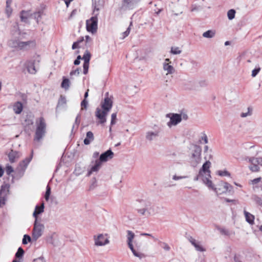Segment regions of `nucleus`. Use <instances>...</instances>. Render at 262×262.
Here are the masks:
<instances>
[{"label":"nucleus","instance_id":"f257e3e1","mask_svg":"<svg viewBox=\"0 0 262 262\" xmlns=\"http://www.w3.org/2000/svg\"><path fill=\"white\" fill-rule=\"evenodd\" d=\"M13 38L8 41V46L17 50H27L31 47H34L35 43L34 41L30 40L22 41L20 37V32L17 29V27H14V30L12 31Z\"/></svg>","mask_w":262,"mask_h":262},{"label":"nucleus","instance_id":"f03ea898","mask_svg":"<svg viewBox=\"0 0 262 262\" xmlns=\"http://www.w3.org/2000/svg\"><path fill=\"white\" fill-rule=\"evenodd\" d=\"M112 97H109L108 93L105 94V98L101 102V106L102 110L99 108H97L96 110V116L100 120L101 124L104 123L106 120V116L108 112L111 110L113 106Z\"/></svg>","mask_w":262,"mask_h":262},{"label":"nucleus","instance_id":"7ed1b4c3","mask_svg":"<svg viewBox=\"0 0 262 262\" xmlns=\"http://www.w3.org/2000/svg\"><path fill=\"white\" fill-rule=\"evenodd\" d=\"M201 179L203 183L205 184L209 188L212 189L216 193H226V192L232 191L233 187L228 183L223 182L221 183L220 186L223 187L221 192H219L221 190V188L214 187L212 185V182L209 179L208 177H204V175L199 174L194 178V181H198L199 179Z\"/></svg>","mask_w":262,"mask_h":262},{"label":"nucleus","instance_id":"20e7f679","mask_svg":"<svg viewBox=\"0 0 262 262\" xmlns=\"http://www.w3.org/2000/svg\"><path fill=\"white\" fill-rule=\"evenodd\" d=\"M137 212L146 217L154 214V210L151 203L147 200H141L136 205Z\"/></svg>","mask_w":262,"mask_h":262},{"label":"nucleus","instance_id":"39448f33","mask_svg":"<svg viewBox=\"0 0 262 262\" xmlns=\"http://www.w3.org/2000/svg\"><path fill=\"white\" fill-rule=\"evenodd\" d=\"M135 237V234L131 231L128 230L127 235V243L130 250L132 251L134 255L142 259L145 257L144 253L141 252L138 248H134L133 245V241Z\"/></svg>","mask_w":262,"mask_h":262},{"label":"nucleus","instance_id":"423d86ee","mask_svg":"<svg viewBox=\"0 0 262 262\" xmlns=\"http://www.w3.org/2000/svg\"><path fill=\"white\" fill-rule=\"evenodd\" d=\"M202 148L200 146L194 145L189 158V163L193 167H195L201 162Z\"/></svg>","mask_w":262,"mask_h":262},{"label":"nucleus","instance_id":"0eeeda50","mask_svg":"<svg viewBox=\"0 0 262 262\" xmlns=\"http://www.w3.org/2000/svg\"><path fill=\"white\" fill-rule=\"evenodd\" d=\"M46 124L42 117L40 118L39 123L37 125L34 140L39 141L46 133Z\"/></svg>","mask_w":262,"mask_h":262},{"label":"nucleus","instance_id":"6e6552de","mask_svg":"<svg viewBox=\"0 0 262 262\" xmlns=\"http://www.w3.org/2000/svg\"><path fill=\"white\" fill-rule=\"evenodd\" d=\"M247 159L248 162L251 163L249 168L251 171L257 172L259 171L260 166H262V158L249 157Z\"/></svg>","mask_w":262,"mask_h":262},{"label":"nucleus","instance_id":"1a4fd4ad","mask_svg":"<svg viewBox=\"0 0 262 262\" xmlns=\"http://www.w3.org/2000/svg\"><path fill=\"white\" fill-rule=\"evenodd\" d=\"M44 211V204L42 203L40 206H36L35 210L33 212V216L35 218L34 226L33 229H42L45 228L43 225L38 223L37 217L38 215L41 214Z\"/></svg>","mask_w":262,"mask_h":262},{"label":"nucleus","instance_id":"9d476101","mask_svg":"<svg viewBox=\"0 0 262 262\" xmlns=\"http://www.w3.org/2000/svg\"><path fill=\"white\" fill-rule=\"evenodd\" d=\"M98 15H94L86 22V27L88 31L94 34L97 32L98 24Z\"/></svg>","mask_w":262,"mask_h":262},{"label":"nucleus","instance_id":"9b49d317","mask_svg":"<svg viewBox=\"0 0 262 262\" xmlns=\"http://www.w3.org/2000/svg\"><path fill=\"white\" fill-rule=\"evenodd\" d=\"M95 245L97 246H105L109 243L107 234H99L94 237Z\"/></svg>","mask_w":262,"mask_h":262},{"label":"nucleus","instance_id":"f8f14e48","mask_svg":"<svg viewBox=\"0 0 262 262\" xmlns=\"http://www.w3.org/2000/svg\"><path fill=\"white\" fill-rule=\"evenodd\" d=\"M9 185H2L0 189V207L5 204L7 197L9 193Z\"/></svg>","mask_w":262,"mask_h":262},{"label":"nucleus","instance_id":"ddd939ff","mask_svg":"<svg viewBox=\"0 0 262 262\" xmlns=\"http://www.w3.org/2000/svg\"><path fill=\"white\" fill-rule=\"evenodd\" d=\"M166 117L170 118V121L167 123V125L171 127L172 125H176L181 122V117L179 114H167Z\"/></svg>","mask_w":262,"mask_h":262},{"label":"nucleus","instance_id":"4468645a","mask_svg":"<svg viewBox=\"0 0 262 262\" xmlns=\"http://www.w3.org/2000/svg\"><path fill=\"white\" fill-rule=\"evenodd\" d=\"M92 6L93 7V15H98L99 11L104 6V0H92Z\"/></svg>","mask_w":262,"mask_h":262},{"label":"nucleus","instance_id":"2eb2a0df","mask_svg":"<svg viewBox=\"0 0 262 262\" xmlns=\"http://www.w3.org/2000/svg\"><path fill=\"white\" fill-rule=\"evenodd\" d=\"M114 153L111 149H108L100 155L99 158L97 159L102 164V162H105L109 159L113 158Z\"/></svg>","mask_w":262,"mask_h":262},{"label":"nucleus","instance_id":"dca6fc26","mask_svg":"<svg viewBox=\"0 0 262 262\" xmlns=\"http://www.w3.org/2000/svg\"><path fill=\"white\" fill-rule=\"evenodd\" d=\"M189 241L194 247L195 250L200 252H204L206 251L205 248L201 244L200 242L195 239L191 236L188 237Z\"/></svg>","mask_w":262,"mask_h":262},{"label":"nucleus","instance_id":"f3484780","mask_svg":"<svg viewBox=\"0 0 262 262\" xmlns=\"http://www.w3.org/2000/svg\"><path fill=\"white\" fill-rule=\"evenodd\" d=\"M140 0H123V6L129 9H133L139 4Z\"/></svg>","mask_w":262,"mask_h":262},{"label":"nucleus","instance_id":"a211bd4d","mask_svg":"<svg viewBox=\"0 0 262 262\" xmlns=\"http://www.w3.org/2000/svg\"><path fill=\"white\" fill-rule=\"evenodd\" d=\"M211 163L210 161H207L203 164L202 168L200 170V175L206 174V177L209 178L211 176L210 174V171L209 170Z\"/></svg>","mask_w":262,"mask_h":262},{"label":"nucleus","instance_id":"6ab92c4d","mask_svg":"<svg viewBox=\"0 0 262 262\" xmlns=\"http://www.w3.org/2000/svg\"><path fill=\"white\" fill-rule=\"evenodd\" d=\"M33 156V151H32L31 156L29 158H26L25 160H23L19 163V164L17 168L18 170L24 172L28 165L31 161Z\"/></svg>","mask_w":262,"mask_h":262},{"label":"nucleus","instance_id":"aec40b11","mask_svg":"<svg viewBox=\"0 0 262 262\" xmlns=\"http://www.w3.org/2000/svg\"><path fill=\"white\" fill-rule=\"evenodd\" d=\"M33 156V151H32L31 156L29 158H26L25 160H23L19 163V164L17 168L18 170L24 172L28 165L31 161Z\"/></svg>","mask_w":262,"mask_h":262},{"label":"nucleus","instance_id":"412c9836","mask_svg":"<svg viewBox=\"0 0 262 262\" xmlns=\"http://www.w3.org/2000/svg\"><path fill=\"white\" fill-rule=\"evenodd\" d=\"M21 156V154L18 151L11 150L8 156L11 163L15 162Z\"/></svg>","mask_w":262,"mask_h":262},{"label":"nucleus","instance_id":"4be33fe9","mask_svg":"<svg viewBox=\"0 0 262 262\" xmlns=\"http://www.w3.org/2000/svg\"><path fill=\"white\" fill-rule=\"evenodd\" d=\"M102 164L99 161L96 160L95 162V164L93 165L90 170L88 171L87 176L89 177L93 172H97L101 167Z\"/></svg>","mask_w":262,"mask_h":262},{"label":"nucleus","instance_id":"5701e85b","mask_svg":"<svg viewBox=\"0 0 262 262\" xmlns=\"http://www.w3.org/2000/svg\"><path fill=\"white\" fill-rule=\"evenodd\" d=\"M191 83L194 84L193 89L195 90H199L201 88H204L208 84L207 82L205 80H201L196 82H192Z\"/></svg>","mask_w":262,"mask_h":262},{"label":"nucleus","instance_id":"b1692460","mask_svg":"<svg viewBox=\"0 0 262 262\" xmlns=\"http://www.w3.org/2000/svg\"><path fill=\"white\" fill-rule=\"evenodd\" d=\"M163 68L165 71H166V75L172 74L174 73L175 70L174 68L169 63L164 62L163 64Z\"/></svg>","mask_w":262,"mask_h":262},{"label":"nucleus","instance_id":"393cba45","mask_svg":"<svg viewBox=\"0 0 262 262\" xmlns=\"http://www.w3.org/2000/svg\"><path fill=\"white\" fill-rule=\"evenodd\" d=\"M94 140L93 133L89 131L86 133V137L84 139L83 142L85 145H89L91 142Z\"/></svg>","mask_w":262,"mask_h":262},{"label":"nucleus","instance_id":"a878e982","mask_svg":"<svg viewBox=\"0 0 262 262\" xmlns=\"http://www.w3.org/2000/svg\"><path fill=\"white\" fill-rule=\"evenodd\" d=\"M159 132L158 131H149L146 133V139L148 141H152L158 136Z\"/></svg>","mask_w":262,"mask_h":262},{"label":"nucleus","instance_id":"bb28decb","mask_svg":"<svg viewBox=\"0 0 262 262\" xmlns=\"http://www.w3.org/2000/svg\"><path fill=\"white\" fill-rule=\"evenodd\" d=\"M34 122V116L32 114H27L25 119L24 124L26 126L32 125Z\"/></svg>","mask_w":262,"mask_h":262},{"label":"nucleus","instance_id":"cd10ccee","mask_svg":"<svg viewBox=\"0 0 262 262\" xmlns=\"http://www.w3.org/2000/svg\"><path fill=\"white\" fill-rule=\"evenodd\" d=\"M244 214L245 216V218L246 221L248 222L250 224H252L254 222V216L252 214L249 213L248 212L244 210Z\"/></svg>","mask_w":262,"mask_h":262},{"label":"nucleus","instance_id":"c85d7f7f","mask_svg":"<svg viewBox=\"0 0 262 262\" xmlns=\"http://www.w3.org/2000/svg\"><path fill=\"white\" fill-rule=\"evenodd\" d=\"M13 110L17 114H20L23 110V104L20 102H17L13 106Z\"/></svg>","mask_w":262,"mask_h":262},{"label":"nucleus","instance_id":"c756f323","mask_svg":"<svg viewBox=\"0 0 262 262\" xmlns=\"http://www.w3.org/2000/svg\"><path fill=\"white\" fill-rule=\"evenodd\" d=\"M43 14L42 10H39L37 12H34L33 14H32L30 16V18H32L36 20L37 23H38L39 19L41 18V15Z\"/></svg>","mask_w":262,"mask_h":262},{"label":"nucleus","instance_id":"7c9ffc66","mask_svg":"<svg viewBox=\"0 0 262 262\" xmlns=\"http://www.w3.org/2000/svg\"><path fill=\"white\" fill-rule=\"evenodd\" d=\"M11 3L12 0H7L6 1V13L8 17L10 16L12 12V9L10 7Z\"/></svg>","mask_w":262,"mask_h":262},{"label":"nucleus","instance_id":"2f4dec72","mask_svg":"<svg viewBox=\"0 0 262 262\" xmlns=\"http://www.w3.org/2000/svg\"><path fill=\"white\" fill-rule=\"evenodd\" d=\"M215 34V31L214 30H209L204 32L203 36L205 38H211L213 37Z\"/></svg>","mask_w":262,"mask_h":262},{"label":"nucleus","instance_id":"473e14b6","mask_svg":"<svg viewBox=\"0 0 262 262\" xmlns=\"http://www.w3.org/2000/svg\"><path fill=\"white\" fill-rule=\"evenodd\" d=\"M221 234L229 238H232L233 237L235 233L233 230H221Z\"/></svg>","mask_w":262,"mask_h":262},{"label":"nucleus","instance_id":"72a5a7b5","mask_svg":"<svg viewBox=\"0 0 262 262\" xmlns=\"http://www.w3.org/2000/svg\"><path fill=\"white\" fill-rule=\"evenodd\" d=\"M29 13L27 12H25L23 11L20 14V19L21 20L25 23H28V19L29 18H30V17H29Z\"/></svg>","mask_w":262,"mask_h":262},{"label":"nucleus","instance_id":"f704fd0d","mask_svg":"<svg viewBox=\"0 0 262 262\" xmlns=\"http://www.w3.org/2000/svg\"><path fill=\"white\" fill-rule=\"evenodd\" d=\"M252 200H253L257 205L261 206L262 205V199L259 197L256 194H253L251 196Z\"/></svg>","mask_w":262,"mask_h":262},{"label":"nucleus","instance_id":"c9c22d12","mask_svg":"<svg viewBox=\"0 0 262 262\" xmlns=\"http://www.w3.org/2000/svg\"><path fill=\"white\" fill-rule=\"evenodd\" d=\"M27 69L28 72L31 74H35L36 72V70L35 69L34 63L32 62H30L28 63L27 66Z\"/></svg>","mask_w":262,"mask_h":262},{"label":"nucleus","instance_id":"e433bc0d","mask_svg":"<svg viewBox=\"0 0 262 262\" xmlns=\"http://www.w3.org/2000/svg\"><path fill=\"white\" fill-rule=\"evenodd\" d=\"M170 53L173 55L180 54L182 53V50L178 47H172L170 51Z\"/></svg>","mask_w":262,"mask_h":262},{"label":"nucleus","instance_id":"4c0bfd02","mask_svg":"<svg viewBox=\"0 0 262 262\" xmlns=\"http://www.w3.org/2000/svg\"><path fill=\"white\" fill-rule=\"evenodd\" d=\"M91 56V53L88 50H86L82 57V59L84 60V62H89Z\"/></svg>","mask_w":262,"mask_h":262},{"label":"nucleus","instance_id":"58836bf2","mask_svg":"<svg viewBox=\"0 0 262 262\" xmlns=\"http://www.w3.org/2000/svg\"><path fill=\"white\" fill-rule=\"evenodd\" d=\"M70 81L68 79L64 78L61 83V87L68 90L69 88Z\"/></svg>","mask_w":262,"mask_h":262},{"label":"nucleus","instance_id":"ea45409f","mask_svg":"<svg viewBox=\"0 0 262 262\" xmlns=\"http://www.w3.org/2000/svg\"><path fill=\"white\" fill-rule=\"evenodd\" d=\"M252 114V108L251 107H248L247 108V112L245 113H242L241 114V117L243 118L250 116Z\"/></svg>","mask_w":262,"mask_h":262},{"label":"nucleus","instance_id":"a19ab883","mask_svg":"<svg viewBox=\"0 0 262 262\" xmlns=\"http://www.w3.org/2000/svg\"><path fill=\"white\" fill-rule=\"evenodd\" d=\"M192 82H196V81L193 80L188 81L187 83L185 84L186 89L190 90H195L194 89L192 88L193 87L194 85V84L191 83Z\"/></svg>","mask_w":262,"mask_h":262},{"label":"nucleus","instance_id":"79ce46f5","mask_svg":"<svg viewBox=\"0 0 262 262\" xmlns=\"http://www.w3.org/2000/svg\"><path fill=\"white\" fill-rule=\"evenodd\" d=\"M235 10L234 9H230L227 12L228 18L229 20L233 19L235 17Z\"/></svg>","mask_w":262,"mask_h":262},{"label":"nucleus","instance_id":"37998d69","mask_svg":"<svg viewBox=\"0 0 262 262\" xmlns=\"http://www.w3.org/2000/svg\"><path fill=\"white\" fill-rule=\"evenodd\" d=\"M42 234V230H33L32 236L35 239H37Z\"/></svg>","mask_w":262,"mask_h":262},{"label":"nucleus","instance_id":"c03bdc74","mask_svg":"<svg viewBox=\"0 0 262 262\" xmlns=\"http://www.w3.org/2000/svg\"><path fill=\"white\" fill-rule=\"evenodd\" d=\"M50 194H51V188L49 185H48L47 186L46 192V193L45 195V199L47 201H48L49 200Z\"/></svg>","mask_w":262,"mask_h":262},{"label":"nucleus","instance_id":"a18cd8bd","mask_svg":"<svg viewBox=\"0 0 262 262\" xmlns=\"http://www.w3.org/2000/svg\"><path fill=\"white\" fill-rule=\"evenodd\" d=\"M97 186V180L95 178H93L91 181L90 189L93 190Z\"/></svg>","mask_w":262,"mask_h":262},{"label":"nucleus","instance_id":"49530a36","mask_svg":"<svg viewBox=\"0 0 262 262\" xmlns=\"http://www.w3.org/2000/svg\"><path fill=\"white\" fill-rule=\"evenodd\" d=\"M225 255L226 258L231 257L232 256L231 249L230 247H228L225 249Z\"/></svg>","mask_w":262,"mask_h":262},{"label":"nucleus","instance_id":"de8ad7c7","mask_svg":"<svg viewBox=\"0 0 262 262\" xmlns=\"http://www.w3.org/2000/svg\"><path fill=\"white\" fill-rule=\"evenodd\" d=\"M24 250L21 247H19L15 254V256L17 258L21 257L24 255Z\"/></svg>","mask_w":262,"mask_h":262},{"label":"nucleus","instance_id":"09e8293b","mask_svg":"<svg viewBox=\"0 0 262 262\" xmlns=\"http://www.w3.org/2000/svg\"><path fill=\"white\" fill-rule=\"evenodd\" d=\"M80 122V114H78L76 118L75 123L73 125V128H74L75 126H76V127L77 128L79 126Z\"/></svg>","mask_w":262,"mask_h":262},{"label":"nucleus","instance_id":"8fccbe9b","mask_svg":"<svg viewBox=\"0 0 262 262\" xmlns=\"http://www.w3.org/2000/svg\"><path fill=\"white\" fill-rule=\"evenodd\" d=\"M88 105V101L86 99H83L81 102V110H86Z\"/></svg>","mask_w":262,"mask_h":262},{"label":"nucleus","instance_id":"3c124183","mask_svg":"<svg viewBox=\"0 0 262 262\" xmlns=\"http://www.w3.org/2000/svg\"><path fill=\"white\" fill-rule=\"evenodd\" d=\"M31 241V237L30 236L28 235H24L23 239V244H27L28 242H30Z\"/></svg>","mask_w":262,"mask_h":262},{"label":"nucleus","instance_id":"603ef678","mask_svg":"<svg viewBox=\"0 0 262 262\" xmlns=\"http://www.w3.org/2000/svg\"><path fill=\"white\" fill-rule=\"evenodd\" d=\"M89 67V62H84L83 64V74H86L88 72Z\"/></svg>","mask_w":262,"mask_h":262},{"label":"nucleus","instance_id":"864d4df0","mask_svg":"<svg viewBox=\"0 0 262 262\" xmlns=\"http://www.w3.org/2000/svg\"><path fill=\"white\" fill-rule=\"evenodd\" d=\"M117 119V114L113 113L111 115V125H113L116 123V120Z\"/></svg>","mask_w":262,"mask_h":262},{"label":"nucleus","instance_id":"5fc2aeb1","mask_svg":"<svg viewBox=\"0 0 262 262\" xmlns=\"http://www.w3.org/2000/svg\"><path fill=\"white\" fill-rule=\"evenodd\" d=\"M260 71V67H258L257 68H256L255 69H254L252 71L251 76L253 77H255L257 75V74Z\"/></svg>","mask_w":262,"mask_h":262},{"label":"nucleus","instance_id":"6e6d98bb","mask_svg":"<svg viewBox=\"0 0 262 262\" xmlns=\"http://www.w3.org/2000/svg\"><path fill=\"white\" fill-rule=\"evenodd\" d=\"M13 168L11 166L9 165H7L6 167V172L7 174H10V173L13 172Z\"/></svg>","mask_w":262,"mask_h":262},{"label":"nucleus","instance_id":"4d7b16f0","mask_svg":"<svg viewBox=\"0 0 262 262\" xmlns=\"http://www.w3.org/2000/svg\"><path fill=\"white\" fill-rule=\"evenodd\" d=\"M218 174L219 175L221 176H230V173L226 170H224V171H218Z\"/></svg>","mask_w":262,"mask_h":262},{"label":"nucleus","instance_id":"13d9d810","mask_svg":"<svg viewBox=\"0 0 262 262\" xmlns=\"http://www.w3.org/2000/svg\"><path fill=\"white\" fill-rule=\"evenodd\" d=\"M179 116L181 117V121L182 120H186L188 118L187 114L185 113H181L179 114Z\"/></svg>","mask_w":262,"mask_h":262},{"label":"nucleus","instance_id":"bf43d9fd","mask_svg":"<svg viewBox=\"0 0 262 262\" xmlns=\"http://www.w3.org/2000/svg\"><path fill=\"white\" fill-rule=\"evenodd\" d=\"M161 247L166 251H169L170 249V248L169 246V245L165 243L162 244Z\"/></svg>","mask_w":262,"mask_h":262},{"label":"nucleus","instance_id":"052dcab7","mask_svg":"<svg viewBox=\"0 0 262 262\" xmlns=\"http://www.w3.org/2000/svg\"><path fill=\"white\" fill-rule=\"evenodd\" d=\"M66 98L64 96L61 95L60 99L58 101V104H66Z\"/></svg>","mask_w":262,"mask_h":262},{"label":"nucleus","instance_id":"680f3d73","mask_svg":"<svg viewBox=\"0 0 262 262\" xmlns=\"http://www.w3.org/2000/svg\"><path fill=\"white\" fill-rule=\"evenodd\" d=\"M188 178V176H177L176 175H174L173 177H172V179L173 180H180V179H186V178Z\"/></svg>","mask_w":262,"mask_h":262},{"label":"nucleus","instance_id":"e2e57ef3","mask_svg":"<svg viewBox=\"0 0 262 262\" xmlns=\"http://www.w3.org/2000/svg\"><path fill=\"white\" fill-rule=\"evenodd\" d=\"M80 69L77 68L75 70H73L70 72V75L73 76L74 75H78L80 73Z\"/></svg>","mask_w":262,"mask_h":262},{"label":"nucleus","instance_id":"0e129e2a","mask_svg":"<svg viewBox=\"0 0 262 262\" xmlns=\"http://www.w3.org/2000/svg\"><path fill=\"white\" fill-rule=\"evenodd\" d=\"M132 25V23L131 22L130 23V26L128 27V28L127 29L126 31H125L124 33H123V38L125 37L126 36H128V35L129 34V32H130V26Z\"/></svg>","mask_w":262,"mask_h":262},{"label":"nucleus","instance_id":"69168bd1","mask_svg":"<svg viewBox=\"0 0 262 262\" xmlns=\"http://www.w3.org/2000/svg\"><path fill=\"white\" fill-rule=\"evenodd\" d=\"M33 262H46V260L43 257H40L36 259H35Z\"/></svg>","mask_w":262,"mask_h":262},{"label":"nucleus","instance_id":"338daca9","mask_svg":"<svg viewBox=\"0 0 262 262\" xmlns=\"http://www.w3.org/2000/svg\"><path fill=\"white\" fill-rule=\"evenodd\" d=\"M261 180V178H256V179H254L252 180V183L253 184H257L259 182H260Z\"/></svg>","mask_w":262,"mask_h":262},{"label":"nucleus","instance_id":"774afa93","mask_svg":"<svg viewBox=\"0 0 262 262\" xmlns=\"http://www.w3.org/2000/svg\"><path fill=\"white\" fill-rule=\"evenodd\" d=\"M78 45H79V42H77V41L74 42L72 45V49L74 50L76 48H79Z\"/></svg>","mask_w":262,"mask_h":262}]
</instances>
